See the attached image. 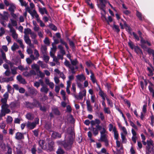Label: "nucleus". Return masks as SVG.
<instances>
[{"mask_svg": "<svg viewBox=\"0 0 154 154\" xmlns=\"http://www.w3.org/2000/svg\"><path fill=\"white\" fill-rule=\"evenodd\" d=\"M100 140L101 141L105 143V146H108L109 145V141L107 137V135L105 133V130L103 129V131H100Z\"/></svg>", "mask_w": 154, "mask_h": 154, "instance_id": "f257e3e1", "label": "nucleus"}, {"mask_svg": "<svg viewBox=\"0 0 154 154\" xmlns=\"http://www.w3.org/2000/svg\"><path fill=\"white\" fill-rule=\"evenodd\" d=\"M74 133L73 132L72 128L69 127L67 130L66 134L65 135L66 139L67 138L70 139V140L72 141V140H74Z\"/></svg>", "mask_w": 154, "mask_h": 154, "instance_id": "f03ea898", "label": "nucleus"}, {"mask_svg": "<svg viewBox=\"0 0 154 154\" xmlns=\"http://www.w3.org/2000/svg\"><path fill=\"white\" fill-rule=\"evenodd\" d=\"M31 67L32 69L35 70L38 75V73H39V76L41 78H42L44 77L45 74L40 71V67L38 65L36 64H34L32 65Z\"/></svg>", "mask_w": 154, "mask_h": 154, "instance_id": "7ed1b4c3", "label": "nucleus"}, {"mask_svg": "<svg viewBox=\"0 0 154 154\" xmlns=\"http://www.w3.org/2000/svg\"><path fill=\"white\" fill-rule=\"evenodd\" d=\"M73 140L72 141L70 139L67 138L66 139L65 142L63 144L64 148L66 150H69L71 148V145L73 143Z\"/></svg>", "mask_w": 154, "mask_h": 154, "instance_id": "20e7f679", "label": "nucleus"}, {"mask_svg": "<svg viewBox=\"0 0 154 154\" xmlns=\"http://www.w3.org/2000/svg\"><path fill=\"white\" fill-rule=\"evenodd\" d=\"M100 3L98 5V7L100 9L102 10L105 14H106V5L105 3H106V0H99Z\"/></svg>", "mask_w": 154, "mask_h": 154, "instance_id": "39448f33", "label": "nucleus"}, {"mask_svg": "<svg viewBox=\"0 0 154 154\" xmlns=\"http://www.w3.org/2000/svg\"><path fill=\"white\" fill-rule=\"evenodd\" d=\"M1 101L2 103L1 106L2 109L8 110H10L8 108L9 107V105L7 103V99L3 98L1 99Z\"/></svg>", "mask_w": 154, "mask_h": 154, "instance_id": "423d86ee", "label": "nucleus"}, {"mask_svg": "<svg viewBox=\"0 0 154 154\" xmlns=\"http://www.w3.org/2000/svg\"><path fill=\"white\" fill-rule=\"evenodd\" d=\"M65 122L67 123H74L75 119L70 114H67L66 117L65 119Z\"/></svg>", "mask_w": 154, "mask_h": 154, "instance_id": "0eeeda50", "label": "nucleus"}, {"mask_svg": "<svg viewBox=\"0 0 154 154\" xmlns=\"http://www.w3.org/2000/svg\"><path fill=\"white\" fill-rule=\"evenodd\" d=\"M10 110H7L2 109L0 113V120L2 119V117L5 116L6 114H8L11 112Z\"/></svg>", "mask_w": 154, "mask_h": 154, "instance_id": "6e6552de", "label": "nucleus"}, {"mask_svg": "<svg viewBox=\"0 0 154 154\" xmlns=\"http://www.w3.org/2000/svg\"><path fill=\"white\" fill-rule=\"evenodd\" d=\"M86 90L84 89L82 91H80L79 93V95H78V100H82L83 96H85L86 95Z\"/></svg>", "mask_w": 154, "mask_h": 154, "instance_id": "1a4fd4ad", "label": "nucleus"}, {"mask_svg": "<svg viewBox=\"0 0 154 154\" xmlns=\"http://www.w3.org/2000/svg\"><path fill=\"white\" fill-rule=\"evenodd\" d=\"M4 15L0 13V19L5 20L6 21L8 20L9 15L7 12L4 11Z\"/></svg>", "mask_w": 154, "mask_h": 154, "instance_id": "9d476101", "label": "nucleus"}, {"mask_svg": "<svg viewBox=\"0 0 154 154\" xmlns=\"http://www.w3.org/2000/svg\"><path fill=\"white\" fill-rule=\"evenodd\" d=\"M64 63L65 66L68 67L72 71V73H75V72L74 71L75 67H74L73 66H72V65L69 63V62L67 60H66Z\"/></svg>", "mask_w": 154, "mask_h": 154, "instance_id": "9b49d317", "label": "nucleus"}, {"mask_svg": "<svg viewBox=\"0 0 154 154\" xmlns=\"http://www.w3.org/2000/svg\"><path fill=\"white\" fill-rule=\"evenodd\" d=\"M9 105L12 110H14L19 106V104L17 102H11Z\"/></svg>", "mask_w": 154, "mask_h": 154, "instance_id": "f8f14e48", "label": "nucleus"}, {"mask_svg": "<svg viewBox=\"0 0 154 154\" xmlns=\"http://www.w3.org/2000/svg\"><path fill=\"white\" fill-rule=\"evenodd\" d=\"M26 126L28 128L32 130L35 127L36 125L33 122H31L28 121L26 123Z\"/></svg>", "mask_w": 154, "mask_h": 154, "instance_id": "ddd939ff", "label": "nucleus"}, {"mask_svg": "<svg viewBox=\"0 0 154 154\" xmlns=\"http://www.w3.org/2000/svg\"><path fill=\"white\" fill-rule=\"evenodd\" d=\"M54 142L51 140H50L48 141V150L50 151L54 150Z\"/></svg>", "mask_w": 154, "mask_h": 154, "instance_id": "4468645a", "label": "nucleus"}, {"mask_svg": "<svg viewBox=\"0 0 154 154\" xmlns=\"http://www.w3.org/2000/svg\"><path fill=\"white\" fill-rule=\"evenodd\" d=\"M134 51L138 54L143 55V53L141 49L138 46L134 47Z\"/></svg>", "mask_w": 154, "mask_h": 154, "instance_id": "2eb2a0df", "label": "nucleus"}, {"mask_svg": "<svg viewBox=\"0 0 154 154\" xmlns=\"http://www.w3.org/2000/svg\"><path fill=\"white\" fill-rule=\"evenodd\" d=\"M51 136L52 137L54 138H60L61 137V134L54 131H51Z\"/></svg>", "mask_w": 154, "mask_h": 154, "instance_id": "dca6fc26", "label": "nucleus"}, {"mask_svg": "<svg viewBox=\"0 0 154 154\" xmlns=\"http://www.w3.org/2000/svg\"><path fill=\"white\" fill-rule=\"evenodd\" d=\"M86 103L87 110L90 112H92V108L91 105L90 101L88 100H87L86 101Z\"/></svg>", "mask_w": 154, "mask_h": 154, "instance_id": "f3484780", "label": "nucleus"}, {"mask_svg": "<svg viewBox=\"0 0 154 154\" xmlns=\"http://www.w3.org/2000/svg\"><path fill=\"white\" fill-rule=\"evenodd\" d=\"M17 79L21 83L24 84H26L25 79L23 78L22 76L20 75H18L17 77Z\"/></svg>", "mask_w": 154, "mask_h": 154, "instance_id": "a211bd4d", "label": "nucleus"}, {"mask_svg": "<svg viewBox=\"0 0 154 154\" xmlns=\"http://www.w3.org/2000/svg\"><path fill=\"white\" fill-rule=\"evenodd\" d=\"M23 135L20 132H17L16 134L15 138L16 139L19 140L24 138Z\"/></svg>", "mask_w": 154, "mask_h": 154, "instance_id": "6ab92c4d", "label": "nucleus"}, {"mask_svg": "<svg viewBox=\"0 0 154 154\" xmlns=\"http://www.w3.org/2000/svg\"><path fill=\"white\" fill-rule=\"evenodd\" d=\"M32 103L34 107H39L41 104V103H40L38 101L35 99L33 100V101Z\"/></svg>", "mask_w": 154, "mask_h": 154, "instance_id": "aec40b11", "label": "nucleus"}, {"mask_svg": "<svg viewBox=\"0 0 154 154\" xmlns=\"http://www.w3.org/2000/svg\"><path fill=\"white\" fill-rule=\"evenodd\" d=\"M29 92L31 94L34 96L36 95L37 93V91L35 89L29 88Z\"/></svg>", "mask_w": 154, "mask_h": 154, "instance_id": "412c9836", "label": "nucleus"}, {"mask_svg": "<svg viewBox=\"0 0 154 154\" xmlns=\"http://www.w3.org/2000/svg\"><path fill=\"white\" fill-rule=\"evenodd\" d=\"M90 72L91 74V75L90 76L91 79V80L92 82L94 83L97 82L96 79L94 76V74L92 70H90Z\"/></svg>", "mask_w": 154, "mask_h": 154, "instance_id": "4be33fe9", "label": "nucleus"}, {"mask_svg": "<svg viewBox=\"0 0 154 154\" xmlns=\"http://www.w3.org/2000/svg\"><path fill=\"white\" fill-rule=\"evenodd\" d=\"M24 40L26 44H28L31 42V40L29 38L28 35H25L24 36Z\"/></svg>", "mask_w": 154, "mask_h": 154, "instance_id": "5701e85b", "label": "nucleus"}, {"mask_svg": "<svg viewBox=\"0 0 154 154\" xmlns=\"http://www.w3.org/2000/svg\"><path fill=\"white\" fill-rule=\"evenodd\" d=\"M45 143V141L43 140H39L38 142L39 145L41 148L44 149H47V147H44L43 145Z\"/></svg>", "mask_w": 154, "mask_h": 154, "instance_id": "b1692460", "label": "nucleus"}, {"mask_svg": "<svg viewBox=\"0 0 154 154\" xmlns=\"http://www.w3.org/2000/svg\"><path fill=\"white\" fill-rule=\"evenodd\" d=\"M86 79V78L83 74L78 75V80L80 81H84Z\"/></svg>", "mask_w": 154, "mask_h": 154, "instance_id": "393cba45", "label": "nucleus"}, {"mask_svg": "<svg viewBox=\"0 0 154 154\" xmlns=\"http://www.w3.org/2000/svg\"><path fill=\"white\" fill-rule=\"evenodd\" d=\"M146 142L147 146H146V148L148 147H151V146L154 147V144H153V141L152 140L150 139L149 140H147Z\"/></svg>", "mask_w": 154, "mask_h": 154, "instance_id": "a878e982", "label": "nucleus"}, {"mask_svg": "<svg viewBox=\"0 0 154 154\" xmlns=\"http://www.w3.org/2000/svg\"><path fill=\"white\" fill-rule=\"evenodd\" d=\"M85 64L88 67L93 66L94 67H95V66L91 62L90 60L86 61Z\"/></svg>", "mask_w": 154, "mask_h": 154, "instance_id": "bb28decb", "label": "nucleus"}, {"mask_svg": "<svg viewBox=\"0 0 154 154\" xmlns=\"http://www.w3.org/2000/svg\"><path fill=\"white\" fill-rule=\"evenodd\" d=\"M112 28L113 29L115 30V31L117 33H119L120 31L119 26L115 24H113Z\"/></svg>", "mask_w": 154, "mask_h": 154, "instance_id": "cd10ccee", "label": "nucleus"}, {"mask_svg": "<svg viewBox=\"0 0 154 154\" xmlns=\"http://www.w3.org/2000/svg\"><path fill=\"white\" fill-rule=\"evenodd\" d=\"M128 44L130 48L132 50L134 49V47L136 46L134 45L133 42L130 40H129V42H128Z\"/></svg>", "mask_w": 154, "mask_h": 154, "instance_id": "c85d7f7f", "label": "nucleus"}, {"mask_svg": "<svg viewBox=\"0 0 154 154\" xmlns=\"http://www.w3.org/2000/svg\"><path fill=\"white\" fill-rule=\"evenodd\" d=\"M96 127L97 128L98 131H103V129L105 130V132H106V129L104 127H103L101 126L100 125H96Z\"/></svg>", "mask_w": 154, "mask_h": 154, "instance_id": "c756f323", "label": "nucleus"}, {"mask_svg": "<svg viewBox=\"0 0 154 154\" xmlns=\"http://www.w3.org/2000/svg\"><path fill=\"white\" fill-rule=\"evenodd\" d=\"M26 118L29 120H32L34 119V117L32 114L29 113L26 115Z\"/></svg>", "mask_w": 154, "mask_h": 154, "instance_id": "7c9ffc66", "label": "nucleus"}, {"mask_svg": "<svg viewBox=\"0 0 154 154\" xmlns=\"http://www.w3.org/2000/svg\"><path fill=\"white\" fill-rule=\"evenodd\" d=\"M136 15L140 20H142V14L141 13L138 11H137Z\"/></svg>", "mask_w": 154, "mask_h": 154, "instance_id": "2f4dec72", "label": "nucleus"}, {"mask_svg": "<svg viewBox=\"0 0 154 154\" xmlns=\"http://www.w3.org/2000/svg\"><path fill=\"white\" fill-rule=\"evenodd\" d=\"M147 52L149 54H152L153 57V59H154V50L150 48H148Z\"/></svg>", "mask_w": 154, "mask_h": 154, "instance_id": "473e14b6", "label": "nucleus"}, {"mask_svg": "<svg viewBox=\"0 0 154 154\" xmlns=\"http://www.w3.org/2000/svg\"><path fill=\"white\" fill-rule=\"evenodd\" d=\"M92 129L93 133L94 135L95 136L97 135L98 134L99 131L97 128L95 127V128L93 127Z\"/></svg>", "mask_w": 154, "mask_h": 154, "instance_id": "72a5a7b5", "label": "nucleus"}, {"mask_svg": "<svg viewBox=\"0 0 154 154\" xmlns=\"http://www.w3.org/2000/svg\"><path fill=\"white\" fill-rule=\"evenodd\" d=\"M148 147L146 148V150L149 152H150L151 153H154V149L153 147Z\"/></svg>", "mask_w": 154, "mask_h": 154, "instance_id": "f704fd0d", "label": "nucleus"}, {"mask_svg": "<svg viewBox=\"0 0 154 154\" xmlns=\"http://www.w3.org/2000/svg\"><path fill=\"white\" fill-rule=\"evenodd\" d=\"M56 153L57 154H64L65 152L61 148H59L56 151Z\"/></svg>", "mask_w": 154, "mask_h": 154, "instance_id": "c9c22d12", "label": "nucleus"}, {"mask_svg": "<svg viewBox=\"0 0 154 154\" xmlns=\"http://www.w3.org/2000/svg\"><path fill=\"white\" fill-rule=\"evenodd\" d=\"M48 89L46 87L43 86L41 89V91L42 92H44L45 94H47L48 91Z\"/></svg>", "mask_w": 154, "mask_h": 154, "instance_id": "e433bc0d", "label": "nucleus"}, {"mask_svg": "<svg viewBox=\"0 0 154 154\" xmlns=\"http://www.w3.org/2000/svg\"><path fill=\"white\" fill-rule=\"evenodd\" d=\"M47 47L46 46H42L41 48V50L42 54H46V51L47 50Z\"/></svg>", "mask_w": 154, "mask_h": 154, "instance_id": "4c0bfd02", "label": "nucleus"}, {"mask_svg": "<svg viewBox=\"0 0 154 154\" xmlns=\"http://www.w3.org/2000/svg\"><path fill=\"white\" fill-rule=\"evenodd\" d=\"M132 34L134 39L136 40L137 41H139L140 40V37L135 32H133Z\"/></svg>", "mask_w": 154, "mask_h": 154, "instance_id": "58836bf2", "label": "nucleus"}, {"mask_svg": "<svg viewBox=\"0 0 154 154\" xmlns=\"http://www.w3.org/2000/svg\"><path fill=\"white\" fill-rule=\"evenodd\" d=\"M19 46L16 43H14V45L11 47V48L12 51H14L16 49H18Z\"/></svg>", "mask_w": 154, "mask_h": 154, "instance_id": "ea45409f", "label": "nucleus"}, {"mask_svg": "<svg viewBox=\"0 0 154 154\" xmlns=\"http://www.w3.org/2000/svg\"><path fill=\"white\" fill-rule=\"evenodd\" d=\"M32 32L31 29L29 28H27L26 29H25L24 33L25 34V35H28V34H30Z\"/></svg>", "mask_w": 154, "mask_h": 154, "instance_id": "a19ab883", "label": "nucleus"}, {"mask_svg": "<svg viewBox=\"0 0 154 154\" xmlns=\"http://www.w3.org/2000/svg\"><path fill=\"white\" fill-rule=\"evenodd\" d=\"M38 63L40 66L42 68H44L46 67V65L43 63L42 61H39L38 62Z\"/></svg>", "mask_w": 154, "mask_h": 154, "instance_id": "79ce46f5", "label": "nucleus"}, {"mask_svg": "<svg viewBox=\"0 0 154 154\" xmlns=\"http://www.w3.org/2000/svg\"><path fill=\"white\" fill-rule=\"evenodd\" d=\"M148 88L150 92L152 94V96L154 97V90L150 86H148Z\"/></svg>", "mask_w": 154, "mask_h": 154, "instance_id": "37998d69", "label": "nucleus"}, {"mask_svg": "<svg viewBox=\"0 0 154 154\" xmlns=\"http://www.w3.org/2000/svg\"><path fill=\"white\" fill-rule=\"evenodd\" d=\"M53 112L55 115H59L60 114V112L57 109H52Z\"/></svg>", "mask_w": 154, "mask_h": 154, "instance_id": "c03bdc74", "label": "nucleus"}, {"mask_svg": "<svg viewBox=\"0 0 154 154\" xmlns=\"http://www.w3.org/2000/svg\"><path fill=\"white\" fill-rule=\"evenodd\" d=\"M105 86L108 89V91H110L111 88V84L109 83H106L105 85Z\"/></svg>", "mask_w": 154, "mask_h": 154, "instance_id": "a18cd8bd", "label": "nucleus"}, {"mask_svg": "<svg viewBox=\"0 0 154 154\" xmlns=\"http://www.w3.org/2000/svg\"><path fill=\"white\" fill-rule=\"evenodd\" d=\"M1 52L2 53V59L4 60H6V57L5 53L4 52L3 50H1Z\"/></svg>", "mask_w": 154, "mask_h": 154, "instance_id": "49530a36", "label": "nucleus"}, {"mask_svg": "<svg viewBox=\"0 0 154 154\" xmlns=\"http://www.w3.org/2000/svg\"><path fill=\"white\" fill-rule=\"evenodd\" d=\"M7 147L8 149V151L7 152V154H11L12 149L8 145H7Z\"/></svg>", "mask_w": 154, "mask_h": 154, "instance_id": "de8ad7c7", "label": "nucleus"}, {"mask_svg": "<svg viewBox=\"0 0 154 154\" xmlns=\"http://www.w3.org/2000/svg\"><path fill=\"white\" fill-rule=\"evenodd\" d=\"M71 64V65L74 67V66H75V68H76V65L77 63V61L76 60H72L71 59H70Z\"/></svg>", "mask_w": 154, "mask_h": 154, "instance_id": "09e8293b", "label": "nucleus"}, {"mask_svg": "<svg viewBox=\"0 0 154 154\" xmlns=\"http://www.w3.org/2000/svg\"><path fill=\"white\" fill-rule=\"evenodd\" d=\"M99 94L101 97L106 96V94L104 93L101 89H100V91L99 92Z\"/></svg>", "mask_w": 154, "mask_h": 154, "instance_id": "8fccbe9b", "label": "nucleus"}, {"mask_svg": "<svg viewBox=\"0 0 154 154\" xmlns=\"http://www.w3.org/2000/svg\"><path fill=\"white\" fill-rule=\"evenodd\" d=\"M147 69L149 71V73L148 74V75L149 76L153 75L154 74L153 73L152 70L149 67H148L147 68Z\"/></svg>", "mask_w": 154, "mask_h": 154, "instance_id": "3c124183", "label": "nucleus"}, {"mask_svg": "<svg viewBox=\"0 0 154 154\" xmlns=\"http://www.w3.org/2000/svg\"><path fill=\"white\" fill-rule=\"evenodd\" d=\"M13 120L12 118L10 116H8L7 119V122L8 123H11Z\"/></svg>", "mask_w": 154, "mask_h": 154, "instance_id": "603ef678", "label": "nucleus"}, {"mask_svg": "<svg viewBox=\"0 0 154 154\" xmlns=\"http://www.w3.org/2000/svg\"><path fill=\"white\" fill-rule=\"evenodd\" d=\"M124 101L125 102V103L127 104L128 108H130L131 105L130 101L126 99L124 100Z\"/></svg>", "mask_w": 154, "mask_h": 154, "instance_id": "864d4df0", "label": "nucleus"}, {"mask_svg": "<svg viewBox=\"0 0 154 154\" xmlns=\"http://www.w3.org/2000/svg\"><path fill=\"white\" fill-rule=\"evenodd\" d=\"M36 72L35 71L33 70L32 69L30 71L29 73V75L30 76H31L32 75H35L36 74Z\"/></svg>", "mask_w": 154, "mask_h": 154, "instance_id": "5fc2aeb1", "label": "nucleus"}, {"mask_svg": "<svg viewBox=\"0 0 154 154\" xmlns=\"http://www.w3.org/2000/svg\"><path fill=\"white\" fill-rule=\"evenodd\" d=\"M17 68V67H14L13 68H11V70L12 72V74L14 75L17 74V72L16 71Z\"/></svg>", "mask_w": 154, "mask_h": 154, "instance_id": "6e6d98bb", "label": "nucleus"}, {"mask_svg": "<svg viewBox=\"0 0 154 154\" xmlns=\"http://www.w3.org/2000/svg\"><path fill=\"white\" fill-rule=\"evenodd\" d=\"M31 151L33 154H35V153L36 150L35 145H34L33 146V147L31 149Z\"/></svg>", "mask_w": 154, "mask_h": 154, "instance_id": "4d7b16f0", "label": "nucleus"}, {"mask_svg": "<svg viewBox=\"0 0 154 154\" xmlns=\"http://www.w3.org/2000/svg\"><path fill=\"white\" fill-rule=\"evenodd\" d=\"M130 125L136 129H137V126L131 121H129Z\"/></svg>", "mask_w": 154, "mask_h": 154, "instance_id": "13d9d810", "label": "nucleus"}, {"mask_svg": "<svg viewBox=\"0 0 154 154\" xmlns=\"http://www.w3.org/2000/svg\"><path fill=\"white\" fill-rule=\"evenodd\" d=\"M40 109L43 112H45L46 111V108L45 106H42L41 105L39 107Z\"/></svg>", "mask_w": 154, "mask_h": 154, "instance_id": "bf43d9fd", "label": "nucleus"}, {"mask_svg": "<svg viewBox=\"0 0 154 154\" xmlns=\"http://www.w3.org/2000/svg\"><path fill=\"white\" fill-rule=\"evenodd\" d=\"M49 27L52 30L54 31H56L57 30V27L53 24L50 25Z\"/></svg>", "mask_w": 154, "mask_h": 154, "instance_id": "052dcab7", "label": "nucleus"}, {"mask_svg": "<svg viewBox=\"0 0 154 154\" xmlns=\"http://www.w3.org/2000/svg\"><path fill=\"white\" fill-rule=\"evenodd\" d=\"M44 60L45 61V62L47 63L49 60V57L48 56H46L45 54H44Z\"/></svg>", "mask_w": 154, "mask_h": 154, "instance_id": "680f3d73", "label": "nucleus"}, {"mask_svg": "<svg viewBox=\"0 0 154 154\" xmlns=\"http://www.w3.org/2000/svg\"><path fill=\"white\" fill-rule=\"evenodd\" d=\"M33 16H32L33 18L34 17V16L35 17V18L39 17V16L37 13L36 11L35 10H33Z\"/></svg>", "mask_w": 154, "mask_h": 154, "instance_id": "e2e57ef3", "label": "nucleus"}, {"mask_svg": "<svg viewBox=\"0 0 154 154\" xmlns=\"http://www.w3.org/2000/svg\"><path fill=\"white\" fill-rule=\"evenodd\" d=\"M104 111L105 113L108 114H110L111 112L109 108L108 107H104Z\"/></svg>", "mask_w": 154, "mask_h": 154, "instance_id": "0e129e2a", "label": "nucleus"}, {"mask_svg": "<svg viewBox=\"0 0 154 154\" xmlns=\"http://www.w3.org/2000/svg\"><path fill=\"white\" fill-rule=\"evenodd\" d=\"M106 100H107L108 104L109 105L111 106H112L113 104L112 101L108 98H106Z\"/></svg>", "mask_w": 154, "mask_h": 154, "instance_id": "69168bd1", "label": "nucleus"}, {"mask_svg": "<svg viewBox=\"0 0 154 154\" xmlns=\"http://www.w3.org/2000/svg\"><path fill=\"white\" fill-rule=\"evenodd\" d=\"M44 43L46 45H49L50 44V42L48 38H45V40L44 41Z\"/></svg>", "mask_w": 154, "mask_h": 154, "instance_id": "338daca9", "label": "nucleus"}, {"mask_svg": "<svg viewBox=\"0 0 154 154\" xmlns=\"http://www.w3.org/2000/svg\"><path fill=\"white\" fill-rule=\"evenodd\" d=\"M31 35V37L32 39H35L36 37V35L34 32H31L30 34Z\"/></svg>", "mask_w": 154, "mask_h": 154, "instance_id": "774afa93", "label": "nucleus"}]
</instances>
